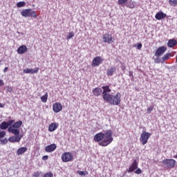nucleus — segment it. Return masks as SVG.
I'll use <instances>...</instances> for the list:
<instances>
[{"instance_id":"obj_5","label":"nucleus","mask_w":177,"mask_h":177,"mask_svg":"<svg viewBox=\"0 0 177 177\" xmlns=\"http://www.w3.org/2000/svg\"><path fill=\"white\" fill-rule=\"evenodd\" d=\"M151 136V133H148L147 131H143L141 133L140 140L142 142V145L147 144V140H149V138Z\"/></svg>"},{"instance_id":"obj_8","label":"nucleus","mask_w":177,"mask_h":177,"mask_svg":"<svg viewBox=\"0 0 177 177\" xmlns=\"http://www.w3.org/2000/svg\"><path fill=\"white\" fill-rule=\"evenodd\" d=\"M102 89H103L102 91V99L104 100L106 97H108L109 95H111V94H110V93L111 92V90L110 89V86H103L101 88Z\"/></svg>"},{"instance_id":"obj_45","label":"nucleus","mask_w":177,"mask_h":177,"mask_svg":"<svg viewBox=\"0 0 177 177\" xmlns=\"http://www.w3.org/2000/svg\"><path fill=\"white\" fill-rule=\"evenodd\" d=\"M3 85H5V82L3 80H0V86H3Z\"/></svg>"},{"instance_id":"obj_10","label":"nucleus","mask_w":177,"mask_h":177,"mask_svg":"<svg viewBox=\"0 0 177 177\" xmlns=\"http://www.w3.org/2000/svg\"><path fill=\"white\" fill-rule=\"evenodd\" d=\"M102 62L103 59H102V57H95L92 61L91 66L92 67H99Z\"/></svg>"},{"instance_id":"obj_38","label":"nucleus","mask_w":177,"mask_h":177,"mask_svg":"<svg viewBox=\"0 0 177 177\" xmlns=\"http://www.w3.org/2000/svg\"><path fill=\"white\" fill-rule=\"evenodd\" d=\"M43 177H53V172H47L44 174Z\"/></svg>"},{"instance_id":"obj_50","label":"nucleus","mask_w":177,"mask_h":177,"mask_svg":"<svg viewBox=\"0 0 177 177\" xmlns=\"http://www.w3.org/2000/svg\"><path fill=\"white\" fill-rule=\"evenodd\" d=\"M124 68H125V66L122 67V70H124Z\"/></svg>"},{"instance_id":"obj_40","label":"nucleus","mask_w":177,"mask_h":177,"mask_svg":"<svg viewBox=\"0 0 177 177\" xmlns=\"http://www.w3.org/2000/svg\"><path fill=\"white\" fill-rule=\"evenodd\" d=\"M133 46H136L137 47V49H138V50H140L142 49V43H138L137 44V46L136 45H134Z\"/></svg>"},{"instance_id":"obj_43","label":"nucleus","mask_w":177,"mask_h":177,"mask_svg":"<svg viewBox=\"0 0 177 177\" xmlns=\"http://www.w3.org/2000/svg\"><path fill=\"white\" fill-rule=\"evenodd\" d=\"M7 91H8V92H10V93H12V92H13V88L10 87V86L8 87Z\"/></svg>"},{"instance_id":"obj_30","label":"nucleus","mask_w":177,"mask_h":177,"mask_svg":"<svg viewBox=\"0 0 177 177\" xmlns=\"http://www.w3.org/2000/svg\"><path fill=\"white\" fill-rule=\"evenodd\" d=\"M41 100L43 103H46V102H48V93L41 97Z\"/></svg>"},{"instance_id":"obj_3","label":"nucleus","mask_w":177,"mask_h":177,"mask_svg":"<svg viewBox=\"0 0 177 177\" xmlns=\"http://www.w3.org/2000/svg\"><path fill=\"white\" fill-rule=\"evenodd\" d=\"M161 167L165 169H172L176 165V160L174 159H165L161 162Z\"/></svg>"},{"instance_id":"obj_17","label":"nucleus","mask_w":177,"mask_h":177,"mask_svg":"<svg viewBox=\"0 0 177 177\" xmlns=\"http://www.w3.org/2000/svg\"><path fill=\"white\" fill-rule=\"evenodd\" d=\"M165 17H167V14L162 12V11L157 12L155 15L156 20H162V19H165Z\"/></svg>"},{"instance_id":"obj_16","label":"nucleus","mask_w":177,"mask_h":177,"mask_svg":"<svg viewBox=\"0 0 177 177\" xmlns=\"http://www.w3.org/2000/svg\"><path fill=\"white\" fill-rule=\"evenodd\" d=\"M115 71H117V68L115 66H112L111 68H109L106 71V75L108 77H113Z\"/></svg>"},{"instance_id":"obj_34","label":"nucleus","mask_w":177,"mask_h":177,"mask_svg":"<svg viewBox=\"0 0 177 177\" xmlns=\"http://www.w3.org/2000/svg\"><path fill=\"white\" fill-rule=\"evenodd\" d=\"M169 3L170 6H177V0H169Z\"/></svg>"},{"instance_id":"obj_12","label":"nucleus","mask_w":177,"mask_h":177,"mask_svg":"<svg viewBox=\"0 0 177 177\" xmlns=\"http://www.w3.org/2000/svg\"><path fill=\"white\" fill-rule=\"evenodd\" d=\"M53 110L54 113H60L63 110V105L60 102H55L53 105Z\"/></svg>"},{"instance_id":"obj_31","label":"nucleus","mask_w":177,"mask_h":177,"mask_svg":"<svg viewBox=\"0 0 177 177\" xmlns=\"http://www.w3.org/2000/svg\"><path fill=\"white\" fill-rule=\"evenodd\" d=\"M8 142H9V140H8L7 138H5L3 139L0 138V145H7Z\"/></svg>"},{"instance_id":"obj_26","label":"nucleus","mask_w":177,"mask_h":177,"mask_svg":"<svg viewBox=\"0 0 177 177\" xmlns=\"http://www.w3.org/2000/svg\"><path fill=\"white\" fill-rule=\"evenodd\" d=\"M8 123L6 122L3 121L0 124V129L1 131H5V129H8Z\"/></svg>"},{"instance_id":"obj_24","label":"nucleus","mask_w":177,"mask_h":177,"mask_svg":"<svg viewBox=\"0 0 177 177\" xmlns=\"http://www.w3.org/2000/svg\"><path fill=\"white\" fill-rule=\"evenodd\" d=\"M28 149L26 147H22L17 149V156H21V154H24L26 151H27Z\"/></svg>"},{"instance_id":"obj_46","label":"nucleus","mask_w":177,"mask_h":177,"mask_svg":"<svg viewBox=\"0 0 177 177\" xmlns=\"http://www.w3.org/2000/svg\"><path fill=\"white\" fill-rule=\"evenodd\" d=\"M5 107V104H2L0 102V109H3Z\"/></svg>"},{"instance_id":"obj_49","label":"nucleus","mask_w":177,"mask_h":177,"mask_svg":"<svg viewBox=\"0 0 177 177\" xmlns=\"http://www.w3.org/2000/svg\"><path fill=\"white\" fill-rule=\"evenodd\" d=\"M125 175H127V171L123 173V176H125Z\"/></svg>"},{"instance_id":"obj_4","label":"nucleus","mask_w":177,"mask_h":177,"mask_svg":"<svg viewBox=\"0 0 177 177\" xmlns=\"http://www.w3.org/2000/svg\"><path fill=\"white\" fill-rule=\"evenodd\" d=\"M21 15L23 17H25L26 19L27 17H34L35 19H37L38 17V15H37V12L32 10L31 8H26L24 10H22L21 12Z\"/></svg>"},{"instance_id":"obj_25","label":"nucleus","mask_w":177,"mask_h":177,"mask_svg":"<svg viewBox=\"0 0 177 177\" xmlns=\"http://www.w3.org/2000/svg\"><path fill=\"white\" fill-rule=\"evenodd\" d=\"M21 125H23V122L21 120H19L17 122H15L12 125V128H20V127H21Z\"/></svg>"},{"instance_id":"obj_9","label":"nucleus","mask_w":177,"mask_h":177,"mask_svg":"<svg viewBox=\"0 0 177 177\" xmlns=\"http://www.w3.org/2000/svg\"><path fill=\"white\" fill-rule=\"evenodd\" d=\"M165 52H167V47L160 46L156 50L154 56H156V57H160Z\"/></svg>"},{"instance_id":"obj_29","label":"nucleus","mask_w":177,"mask_h":177,"mask_svg":"<svg viewBox=\"0 0 177 177\" xmlns=\"http://www.w3.org/2000/svg\"><path fill=\"white\" fill-rule=\"evenodd\" d=\"M171 56V53H167L165 54L162 57V63H164L165 61L168 60L169 59V57Z\"/></svg>"},{"instance_id":"obj_42","label":"nucleus","mask_w":177,"mask_h":177,"mask_svg":"<svg viewBox=\"0 0 177 177\" xmlns=\"http://www.w3.org/2000/svg\"><path fill=\"white\" fill-rule=\"evenodd\" d=\"M153 109H154L153 106H149L148 109H147V113H151V111L153 110Z\"/></svg>"},{"instance_id":"obj_22","label":"nucleus","mask_w":177,"mask_h":177,"mask_svg":"<svg viewBox=\"0 0 177 177\" xmlns=\"http://www.w3.org/2000/svg\"><path fill=\"white\" fill-rule=\"evenodd\" d=\"M177 45V41L175 39H171L167 42V46L169 48H174V46H176Z\"/></svg>"},{"instance_id":"obj_2","label":"nucleus","mask_w":177,"mask_h":177,"mask_svg":"<svg viewBox=\"0 0 177 177\" xmlns=\"http://www.w3.org/2000/svg\"><path fill=\"white\" fill-rule=\"evenodd\" d=\"M104 100L106 102V103H109L111 106H120V104H121V93H117L115 95L111 94Z\"/></svg>"},{"instance_id":"obj_41","label":"nucleus","mask_w":177,"mask_h":177,"mask_svg":"<svg viewBox=\"0 0 177 177\" xmlns=\"http://www.w3.org/2000/svg\"><path fill=\"white\" fill-rule=\"evenodd\" d=\"M42 160L44 161H46V160H49V156L46 155V156H42Z\"/></svg>"},{"instance_id":"obj_15","label":"nucleus","mask_w":177,"mask_h":177,"mask_svg":"<svg viewBox=\"0 0 177 177\" xmlns=\"http://www.w3.org/2000/svg\"><path fill=\"white\" fill-rule=\"evenodd\" d=\"M57 147L56 144H51L45 147V151H46V153H52V151L56 150Z\"/></svg>"},{"instance_id":"obj_23","label":"nucleus","mask_w":177,"mask_h":177,"mask_svg":"<svg viewBox=\"0 0 177 177\" xmlns=\"http://www.w3.org/2000/svg\"><path fill=\"white\" fill-rule=\"evenodd\" d=\"M136 5V2L132 0H128L127 3L125 5V6H127V8H129L130 9H134Z\"/></svg>"},{"instance_id":"obj_48","label":"nucleus","mask_w":177,"mask_h":177,"mask_svg":"<svg viewBox=\"0 0 177 177\" xmlns=\"http://www.w3.org/2000/svg\"><path fill=\"white\" fill-rule=\"evenodd\" d=\"M17 33H18V34H21V35H24V33H23V32H21V33H20V32H17Z\"/></svg>"},{"instance_id":"obj_44","label":"nucleus","mask_w":177,"mask_h":177,"mask_svg":"<svg viewBox=\"0 0 177 177\" xmlns=\"http://www.w3.org/2000/svg\"><path fill=\"white\" fill-rule=\"evenodd\" d=\"M129 77H131V78H133V72L129 71Z\"/></svg>"},{"instance_id":"obj_1","label":"nucleus","mask_w":177,"mask_h":177,"mask_svg":"<svg viewBox=\"0 0 177 177\" xmlns=\"http://www.w3.org/2000/svg\"><path fill=\"white\" fill-rule=\"evenodd\" d=\"M95 142H99V146H102V147H106L109 146L113 140V131L111 129L106 130L104 133H98L94 136Z\"/></svg>"},{"instance_id":"obj_51","label":"nucleus","mask_w":177,"mask_h":177,"mask_svg":"<svg viewBox=\"0 0 177 177\" xmlns=\"http://www.w3.org/2000/svg\"><path fill=\"white\" fill-rule=\"evenodd\" d=\"M2 62V61L1 60H0V63H1Z\"/></svg>"},{"instance_id":"obj_11","label":"nucleus","mask_w":177,"mask_h":177,"mask_svg":"<svg viewBox=\"0 0 177 177\" xmlns=\"http://www.w3.org/2000/svg\"><path fill=\"white\" fill-rule=\"evenodd\" d=\"M138 165L139 163L138 162V160H136V159H134L131 165L129 166V169L127 170V172H129V174H130V172L135 171V169H138Z\"/></svg>"},{"instance_id":"obj_36","label":"nucleus","mask_w":177,"mask_h":177,"mask_svg":"<svg viewBox=\"0 0 177 177\" xmlns=\"http://www.w3.org/2000/svg\"><path fill=\"white\" fill-rule=\"evenodd\" d=\"M74 35H75L74 32H70L66 37V39L68 40L71 39V38H73Z\"/></svg>"},{"instance_id":"obj_33","label":"nucleus","mask_w":177,"mask_h":177,"mask_svg":"<svg viewBox=\"0 0 177 177\" xmlns=\"http://www.w3.org/2000/svg\"><path fill=\"white\" fill-rule=\"evenodd\" d=\"M26 6L25 1H19L17 3V8H24Z\"/></svg>"},{"instance_id":"obj_27","label":"nucleus","mask_w":177,"mask_h":177,"mask_svg":"<svg viewBox=\"0 0 177 177\" xmlns=\"http://www.w3.org/2000/svg\"><path fill=\"white\" fill-rule=\"evenodd\" d=\"M128 3V0H118V5H120L121 6H125Z\"/></svg>"},{"instance_id":"obj_47","label":"nucleus","mask_w":177,"mask_h":177,"mask_svg":"<svg viewBox=\"0 0 177 177\" xmlns=\"http://www.w3.org/2000/svg\"><path fill=\"white\" fill-rule=\"evenodd\" d=\"M8 67H6V68L3 69V73H8Z\"/></svg>"},{"instance_id":"obj_37","label":"nucleus","mask_w":177,"mask_h":177,"mask_svg":"<svg viewBox=\"0 0 177 177\" xmlns=\"http://www.w3.org/2000/svg\"><path fill=\"white\" fill-rule=\"evenodd\" d=\"M13 122H15V120H10L6 122L7 127L8 128H9V127H10V128L12 127V125H13Z\"/></svg>"},{"instance_id":"obj_20","label":"nucleus","mask_w":177,"mask_h":177,"mask_svg":"<svg viewBox=\"0 0 177 177\" xmlns=\"http://www.w3.org/2000/svg\"><path fill=\"white\" fill-rule=\"evenodd\" d=\"M57 128H59V123L53 122L49 125L48 131L49 132H55Z\"/></svg>"},{"instance_id":"obj_32","label":"nucleus","mask_w":177,"mask_h":177,"mask_svg":"<svg viewBox=\"0 0 177 177\" xmlns=\"http://www.w3.org/2000/svg\"><path fill=\"white\" fill-rule=\"evenodd\" d=\"M77 174L80 175V176H86L88 175V171H77Z\"/></svg>"},{"instance_id":"obj_39","label":"nucleus","mask_w":177,"mask_h":177,"mask_svg":"<svg viewBox=\"0 0 177 177\" xmlns=\"http://www.w3.org/2000/svg\"><path fill=\"white\" fill-rule=\"evenodd\" d=\"M134 174H136L137 175H140V174H142V169L137 167V169H136V171H134Z\"/></svg>"},{"instance_id":"obj_35","label":"nucleus","mask_w":177,"mask_h":177,"mask_svg":"<svg viewBox=\"0 0 177 177\" xmlns=\"http://www.w3.org/2000/svg\"><path fill=\"white\" fill-rule=\"evenodd\" d=\"M6 136V131L0 129V139H3Z\"/></svg>"},{"instance_id":"obj_18","label":"nucleus","mask_w":177,"mask_h":177,"mask_svg":"<svg viewBox=\"0 0 177 177\" xmlns=\"http://www.w3.org/2000/svg\"><path fill=\"white\" fill-rule=\"evenodd\" d=\"M27 50H28V48H27V46L22 45L17 48V53L19 55H24V53H26Z\"/></svg>"},{"instance_id":"obj_21","label":"nucleus","mask_w":177,"mask_h":177,"mask_svg":"<svg viewBox=\"0 0 177 177\" xmlns=\"http://www.w3.org/2000/svg\"><path fill=\"white\" fill-rule=\"evenodd\" d=\"M8 131L13 133V135H15V136H20V131L18 129L9 127Z\"/></svg>"},{"instance_id":"obj_6","label":"nucleus","mask_w":177,"mask_h":177,"mask_svg":"<svg viewBox=\"0 0 177 177\" xmlns=\"http://www.w3.org/2000/svg\"><path fill=\"white\" fill-rule=\"evenodd\" d=\"M62 160L63 162H69L70 161H73V156L71 152H65L62 155Z\"/></svg>"},{"instance_id":"obj_13","label":"nucleus","mask_w":177,"mask_h":177,"mask_svg":"<svg viewBox=\"0 0 177 177\" xmlns=\"http://www.w3.org/2000/svg\"><path fill=\"white\" fill-rule=\"evenodd\" d=\"M21 138H23L21 134L20 136H12L8 138V142H10V143L19 142L21 140Z\"/></svg>"},{"instance_id":"obj_28","label":"nucleus","mask_w":177,"mask_h":177,"mask_svg":"<svg viewBox=\"0 0 177 177\" xmlns=\"http://www.w3.org/2000/svg\"><path fill=\"white\" fill-rule=\"evenodd\" d=\"M153 59L156 64H160V63H162V58L161 59L160 57H156V58L153 57Z\"/></svg>"},{"instance_id":"obj_19","label":"nucleus","mask_w":177,"mask_h":177,"mask_svg":"<svg viewBox=\"0 0 177 177\" xmlns=\"http://www.w3.org/2000/svg\"><path fill=\"white\" fill-rule=\"evenodd\" d=\"M102 92L103 90L100 87H96L93 89V95H94V96L99 97L100 95H102V93H103Z\"/></svg>"},{"instance_id":"obj_7","label":"nucleus","mask_w":177,"mask_h":177,"mask_svg":"<svg viewBox=\"0 0 177 177\" xmlns=\"http://www.w3.org/2000/svg\"><path fill=\"white\" fill-rule=\"evenodd\" d=\"M103 42L104 44H113L114 42V40L113 39V35L106 32L102 36Z\"/></svg>"},{"instance_id":"obj_14","label":"nucleus","mask_w":177,"mask_h":177,"mask_svg":"<svg viewBox=\"0 0 177 177\" xmlns=\"http://www.w3.org/2000/svg\"><path fill=\"white\" fill-rule=\"evenodd\" d=\"M39 71V68H26L24 70L25 74H37Z\"/></svg>"}]
</instances>
